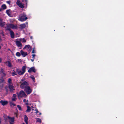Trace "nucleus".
<instances>
[{"instance_id": "20e7f679", "label": "nucleus", "mask_w": 124, "mask_h": 124, "mask_svg": "<svg viewBox=\"0 0 124 124\" xmlns=\"http://www.w3.org/2000/svg\"><path fill=\"white\" fill-rule=\"evenodd\" d=\"M17 94L19 98L22 97L26 98L27 97V95L22 90L20 91L19 93H17Z\"/></svg>"}, {"instance_id": "a211bd4d", "label": "nucleus", "mask_w": 124, "mask_h": 124, "mask_svg": "<svg viewBox=\"0 0 124 124\" xmlns=\"http://www.w3.org/2000/svg\"><path fill=\"white\" fill-rule=\"evenodd\" d=\"M0 102L3 106H4L7 104L8 103V102L7 101H4L2 100L0 101Z\"/></svg>"}, {"instance_id": "ddd939ff", "label": "nucleus", "mask_w": 124, "mask_h": 124, "mask_svg": "<svg viewBox=\"0 0 124 124\" xmlns=\"http://www.w3.org/2000/svg\"><path fill=\"white\" fill-rule=\"evenodd\" d=\"M36 71V70L35 69V68L34 67H31L28 70V72L29 73H30L31 72H35Z\"/></svg>"}, {"instance_id": "a18cd8bd", "label": "nucleus", "mask_w": 124, "mask_h": 124, "mask_svg": "<svg viewBox=\"0 0 124 124\" xmlns=\"http://www.w3.org/2000/svg\"><path fill=\"white\" fill-rule=\"evenodd\" d=\"M1 10H2L0 8V11H1Z\"/></svg>"}, {"instance_id": "e433bc0d", "label": "nucleus", "mask_w": 124, "mask_h": 124, "mask_svg": "<svg viewBox=\"0 0 124 124\" xmlns=\"http://www.w3.org/2000/svg\"><path fill=\"white\" fill-rule=\"evenodd\" d=\"M6 2L8 3V4H9L10 3V1H6Z\"/></svg>"}, {"instance_id": "72a5a7b5", "label": "nucleus", "mask_w": 124, "mask_h": 124, "mask_svg": "<svg viewBox=\"0 0 124 124\" xmlns=\"http://www.w3.org/2000/svg\"><path fill=\"white\" fill-rule=\"evenodd\" d=\"M22 41L23 42H25L26 41V40L24 38H23L22 39Z\"/></svg>"}, {"instance_id": "b1692460", "label": "nucleus", "mask_w": 124, "mask_h": 124, "mask_svg": "<svg viewBox=\"0 0 124 124\" xmlns=\"http://www.w3.org/2000/svg\"><path fill=\"white\" fill-rule=\"evenodd\" d=\"M1 8L2 9H5L7 7L5 5L3 4L2 5Z\"/></svg>"}, {"instance_id": "2f4dec72", "label": "nucleus", "mask_w": 124, "mask_h": 124, "mask_svg": "<svg viewBox=\"0 0 124 124\" xmlns=\"http://www.w3.org/2000/svg\"><path fill=\"white\" fill-rule=\"evenodd\" d=\"M17 107L19 110H21V107L19 105H17Z\"/></svg>"}, {"instance_id": "7ed1b4c3", "label": "nucleus", "mask_w": 124, "mask_h": 124, "mask_svg": "<svg viewBox=\"0 0 124 124\" xmlns=\"http://www.w3.org/2000/svg\"><path fill=\"white\" fill-rule=\"evenodd\" d=\"M18 28V26L16 24L14 25L12 23H9L7 25V30L8 29H16Z\"/></svg>"}, {"instance_id": "58836bf2", "label": "nucleus", "mask_w": 124, "mask_h": 124, "mask_svg": "<svg viewBox=\"0 0 124 124\" xmlns=\"http://www.w3.org/2000/svg\"><path fill=\"white\" fill-rule=\"evenodd\" d=\"M0 31V34H2V35H3V36H4V34L3 33L2 31Z\"/></svg>"}, {"instance_id": "423d86ee", "label": "nucleus", "mask_w": 124, "mask_h": 124, "mask_svg": "<svg viewBox=\"0 0 124 124\" xmlns=\"http://www.w3.org/2000/svg\"><path fill=\"white\" fill-rule=\"evenodd\" d=\"M24 90L27 95L30 94L32 91V89L29 86L25 88H24Z\"/></svg>"}, {"instance_id": "0eeeda50", "label": "nucleus", "mask_w": 124, "mask_h": 124, "mask_svg": "<svg viewBox=\"0 0 124 124\" xmlns=\"http://www.w3.org/2000/svg\"><path fill=\"white\" fill-rule=\"evenodd\" d=\"M5 63L8 67H12L11 62L10 61H6V62H5Z\"/></svg>"}, {"instance_id": "aec40b11", "label": "nucleus", "mask_w": 124, "mask_h": 124, "mask_svg": "<svg viewBox=\"0 0 124 124\" xmlns=\"http://www.w3.org/2000/svg\"><path fill=\"white\" fill-rule=\"evenodd\" d=\"M20 26V28L22 29L24 28L26 26V25L25 23L21 24Z\"/></svg>"}, {"instance_id": "4468645a", "label": "nucleus", "mask_w": 124, "mask_h": 124, "mask_svg": "<svg viewBox=\"0 0 124 124\" xmlns=\"http://www.w3.org/2000/svg\"><path fill=\"white\" fill-rule=\"evenodd\" d=\"M17 4L21 8H23L24 7V6L22 3H20L19 0H18L16 2Z\"/></svg>"}, {"instance_id": "37998d69", "label": "nucleus", "mask_w": 124, "mask_h": 124, "mask_svg": "<svg viewBox=\"0 0 124 124\" xmlns=\"http://www.w3.org/2000/svg\"><path fill=\"white\" fill-rule=\"evenodd\" d=\"M26 24L27 25H28V23L27 22H26Z\"/></svg>"}, {"instance_id": "6ab92c4d", "label": "nucleus", "mask_w": 124, "mask_h": 124, "mask_svg": "<svg viewBox=\"0 0 124 124\" xmlns=\"http://www.w3.org/2000/svg\"><path fill=\"white\" fill-rule=\"evenodd\" d=\"M24 121L26 124H28V117L26 115H24Z\"/></svg>"}, {"instance_id": "f3484780", "label": "nucleus", "mask_w": 124, "mask_h": 124, "mask_svg": "<svg viewBox=\"0 0 124 124\" xmlns=\"http://www.w3.org/2000/svg\"><path fill=\"white\" fill-rule=\"evenodd\" d=\"M16 95L15 94H14L12 98V101H15L17 99Z\"/></svg>"}, {"instance_id": "393cba45", "label": "nucleus", "mask_w": 124, "mask_h": 124, "mask_svg": "<svg viewBox=\"0 0 124 124\" xmlns=\"http://www.w3.org/2000/svg\"><path fill=\"white\" fill-rule=\"evenodd\" d=\"M30 77L32 79L33 82H35V79L34 77L33 76H31Z\"/></svg>"}, {"instance_id": "a19ab883", "label": "nucleus", "mask_w": 124, "mask_h": 124, "mask_svg": "<svg viewBox=\"0 0 124 124\" xmlns=\"http://www.w3.org/2000/svg\"><path fill=\"white\" fill-rule=\"evenodd\" d=\"M34 59H31V60L32 62H33L34 61Z\"/></svg>"}, {"instance_id": "4be33fe9", "label": "nucleus", "mask_w": 124, "mask_h": 124, "mask_svg": "<svg viewBox=\"0 0 124 124\" xmlns=\"http://www.w3.org/2000/svg\"><path fill=\"white\" fill-rule=\"evenodd\" d=\"M31 110V108L30 107L28 106H27V109L26 110V112H30Z\"/></svg>"}, {"instance_id": "7c9ffc66", "label": "nucleus", "mask_w": 124, "mask_h": 124, "mask_svg": "<svg viewBox=\"0 0 124 124\" xmlns=\"http://www.w3.org/2000/svg\"><path fill=\"white\" fill-rule=\"evenodd\" d=\"M11 79L10 78L8 80V83H9V84H10L11 83H12L11 82Z\"/></svg>"}, {"instance_id": "a878e982", "label": "nucleus", "mask_w": 124, "mask_h": 124, "mask_svg": "<svg viewBox=\"0 0 124 124\" xmlns=\"http://www.w3.org/2000/svg\"><path fill=\"white\" fill-rule=\"evenodd\" d=\"M30 48V46L29 45H26L23 48V49H25L26 48Z\"/></svg>"}, {"instance_id": "4c0bfd02", "label": "nucleus", "mask_w": 124, "mask_h": 124, "mask_svg": "<svg viewBox=\"0 0 124 124\" xmlns=\"http://www.w3.org/2000/svg\"><path fill=\"white\" fill-rule=\"evenodd\" d=\"M35 50L34 49V48H33V49L32 51V53H35Z\"/></svg>"}, {"instance_id": "f03ea898", "label": "nucleus", "mask_w": 124, "mask_h": 124, "mask_svg": "<svg viewBox=\"0 0 124 124\" xmlns=\"http://www.w3.org/2000/svg\"><path fill=\"white\" fill-rule=\"evenodd\" d=\"M27 18L25 14L23 13L19 15V19L18 20L21 22H23L26 20Z\"/></svg>"}, {"instance_id": "c85d7f7f", "label": "nucleus", "mask_w": 124, "mask_h": 124, "mask_svg": "<svg viewBox=\"0 0 124 124\" xmlns=\"http://www.w3.org/2000/svg\"><path fill=\"white\" fill-rule=\"evenodd\" d=\"M4 80L3 78H0V83L4 82Z\"/></svg>"}, {"instance_id": "dca6fc26", "label": "nucleus", "mask_w": 124, "mask_h": 124, "mask_svg": "<svg viewBox=\"0 0 124 124\" xmlns=\"http://www.w3.org/2000/svg\"><path fill=\"white\" fill-rule=\"evenodd\" d=\"M5 23L4 22H3L2 20L0 18V25L2 27H3L5 25Z\"/></svg>"}, {"instance_id": "9d476101", "label": "nucleus", "mask_w": 124, "mask_h": 124, "mask_svg": "<svg viewBox=\"0 0 124 124\" xmlns=\"http://www.w3.org/2000/svg\"><path fill=\"white\" fill-rule=\"evenodd\" d=\"M16 44L17 46L19 47L20 48H22V45L20 41L18 40L16 41Z\"/></svg>"}, {"instance_id": "412c9836", "label": "nucleus", "mask_w": 124, "mask_h": 124, "mask_svg": "<svg viewBox=\"0 0 124 124\" xmlns=\"http://www.w3.org/2000/svg\"><path fill=\"white\" fill-rule=\"evenodd\" d=\"M13 72L11 73V75L12 76H14L17 75V73L16 70H13Z\"/></svg>"}, {"instance_id": "9b49d317", "label": "nucleus", "mask_w": 124, "mask_h": 124, "mask_svg": "<svg viewBox=\"0 0 124 124\" xmlns=\"http://www.w3.org/2000/svg\"><path fill=\"white\" fill-rule=\"evenodd\" d=\"M8 30L9 31L11 37L12 38H14V34L13 31H12L11 29H8Z\"/></svg>"}, {"instance_id": "f704fd0d", "label": "nucleus", "mask_w": 124, "mask_h": 124, "mask_svg": "<svg viewBox=\"0 0 124 124\" xmlns=\"http://www.w3.org/2000/svg\"><path fill=\"white\" fill-rule=\"evenodd\" d=\"M35 110L36 111L35 113L36 114H37L38 113V109L37 108H36L35 109Z\"/></svg>"}, {"instance_id": "c9c22d12", "label": "nucleus", "mask_w": 124, "mask_h": 124, "mask_svg": "<svg viewBox=\"0 0 124 124\" xmlns=\"http://www.w3.org/2000/svg\"><path fill=\"white\" fill-rule=\"evenodd\" d=\"M32 58L33 59H34L35 56H36V55L34 54H32Z\"/></svg>"}, {"instance_id": "5701e85b", "label": "nucleus", "mask_w": 124, "mask_h": 124, "mask_svg": "<svg viewBox=\"0 0 124 124\" xmlns=\"http://www.w3.org/2000/svg\"><path fill=\"white\" fill-rule=\"evenodd\" d=\"M36 122H39L40 123H41V120L40 119L38 118H36Z\"/></svg>"}, {"instance_id": "2eb2a0df", "label": "nucleus", "mask_w": 124, "mask_h": 124, "mask_svg": "<svg viewBox=\"0 0 124 124\" xmlns=\"http://www.w3.org/2000/svg\"><path fill=\"white\" fill-rule=\"evenodd\" d=\"M20 53L21 55L23 57H24L27 55V53L26 52H24L22 50L20 51Z\"/></svg>"}, {"instance_id": "ea45409f", "label": "nucleus", "mask_w": 124, "mask_h": 124, "mask_svg": "<svg viewBox=\"0 0 124 124\" xmlns=\"http://www.w3.org/2000/svg\"><path fill=\"white\" fill-rule=\"evenodd\" d=\"M2 61V59L1 58H0V62H1Z\"/></svg>"}, {"instance_id": "c03bdc74", "label": "nucleus", "mask_w": 124, "mask_h": 124, "mask_svg": "<svg viewBox=\"0 0 124 124\" xmlns=\"http://www.w3.org/2000/svg\"><path fill=\"white\" fill-rule=\"evenodd\" d=\"M41 113H39V115H41Z\"/></svg>"}, {"instance_id": "c756f323", "label": "nucleus", "mask_w": 124, "mask_h": 124, "mask_svg": "<svg viewBox=\"0 0 124 124\" xmlns=\"http://www.w3.org/2000/svg\"><path fill=\"white\" fill-rule=\"evenodd\" d=\"M10 104L11 107H12V106H15V104L14 103H12L11 102H10Z\"/></svg>"}, {"instance_id": "bb28decb", "label": "nucleus", "mask_w": 124, "mask_h": 124, "mask_svg": "<svg viewBox=\"0 0 124 124\" xmlns=\"http://www.w3.org/2000/svg\"><path fill=\"white\" fill-rule=\"evenodd\" d=\"M6 12L9 15H10V10H7L6 11Z\"/></svg>"}, {"instance_id": "1a4fd4ad", "label": "nucleus", "mask_w": 124, "mask_h": 124, "mask_svg": "<svg viewBox=\"0 0 124 124\" xmlns=\"http://www.w3.org/2000/svg\"><path fill=\"white\" fill-rule=\"evenodd\" d=\"M8 118L9 119L10 124H13L14 122V117H11L9 116L8 117Z\"/></svg>"}, {"instance_id": "6e6552de", "label": "nucleus", "mask_w": 124, "mask_h": 124, "mask_svg": "<svg viewBox=\"0 0 124 124\" xmlns=\"http://www.w3.org/2000/svg\"><path fill=\"white\" fill-rule=\"evenodd\" d=\"M8 88L11 92H12L15 90L14 87L12 83L9 84Z\"/></svg>"}, {"instance_id": "79ce46f5", "label": "nucleus", "mask_w": 124, "mask_h": 124, "mask_svg": "<svg viewBox=\"0 0 124 124\" xmlns=\"http://www.w3.org/2000/svg\"><path fill=\"white\" fill-rule=\"evenodd\" d=\"M30 38L31 39H32V36L30 37Z\"/></svg>"}, {"instance_id": "49530a36", "label": "nucleus", "mask_w": 124, "mask_h": 124, "mask_svg": "<svg viewBox=\"0 0 124 124\" xmlns=\"http://www.w3.org/2000/svg\"><path fill=\"white\" fill-rule=\"evenodd\" d=\"M1 48V46H0V49Z\"/></svg>"}, {"instance_id": "cd10ccee", "label": "nucleus", "mask_w": 124, "mask_h": 124, "mask_svg": "<svg viewBox=\"0 0 124 124\" xmlns=\"http://www.w3.org/2000/svg\"><path fill=\"white\" fill-rule=\"evenodd\" d=\"M16 55L17 56L19 57L20 56L21 54L19 52H17L16 53Z\"/></svg>"}, {"instance_id": "f257e3e1", "label": "nucleus", "mask_w": 124, "mask_h": 124, "mask_svg": "<svg viewBox=\"0 0 124 124\" xmlns=\"http://www.w3.org/2000/svg\"><path fill=\"white\" fill-rule=\"evenodd\" d=\"M26 67L25 66H23L22 67V70L19 68H18L16 69L17 74L19 75H23L25 72L26 70Z\"/></svg>"}, {"instance_id": "39448f33", "label": "nucleus", "mask_w": 124, "mask_h": 124, "mask_svg": "<svg viewBox=\"0 0 124 124\" xmlns=\"http://www.w3.org/2000/svg\"><path fill=\"white\" fill-rule=\"evenodd\" d=\"M28 86L27 83L26 81H24L21 83L20 87L21 88L23 89L24 90V88H25Z\"/></svg>"}, {"instance_id": "473e14b6", "label": "nucleus", "mask_w": 124, "mask_h": 124, "mask_svg": "<svg viewBox=\"0 0 124 124\" xmlns=\"http://www.w3.org/2000/svg\"><path fill=\"white\" fill-rule=\"evenodd\" d=\"M23 101L24 102H27L28 101V100H26V99H24L23 100Z\"/></svg>"}, {"instance_id": "f8f14e48", "label": "nucleus", "mask_w": 124, "mask_h": 124, "mask_svg": "<svg viewBox=\"0 0 124 124\" xmlns=\"http://www.w3.org/2000/svg\"><path fill=\"white\" fill-rule=\"evenodd\" d=\"M0 73L1 75L2 76H5L6 75V74L5 72L4 71V70L2 68H1L0 70Z\"/></svg>"}]
</instances>
